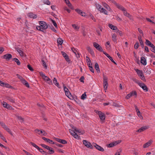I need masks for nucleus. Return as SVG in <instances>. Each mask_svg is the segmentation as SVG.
Here are the masks:
<instances>
[{
    "instance_id": "obj_2",
    "label": "nucleus",
    "mask_w": 155,
    "mask_h": 155,
    "mask_svg": "<svg viewBox=\"0 0 155 155\" xmlns=\"http://www.w3.org/2000/svg\"><path fill=\"white\" fill-rule=\"evenodd\" d=\"M39 23L40 25L37 26H40L41 27V29H47L48 28V26L45 22L39 21Z\"/></svg>"
},
{
    "instance_id": "obj_58",
    "label": "nucleus",
    "mask_w": 155,
    "mask_h": 155,
    "mask_svg": "<svg viewBox=\"0 0 155 155\" xmlns=\"http://www.w3.org/2000/svg\"><path fill=\"white\" fill-rule=\"evenodd\" d=\"M39 73L40 75L42 77L43 79L46 76L44 74L43 72L42 71L40 72Z\"/></svg>"
},
{
    "instance_id": "obj_7",
    "label": "nucleus",
    "mask_w": 155,
    "mask_h": 155,
    "mask_svg": "<svg viewBox=\"0 0 155 155\" xmlns=\"http://www.w3.org/2000/svg\"><path fill=\"white\" fill-rule=\"evenodd\" d=\"M136 96V97L137 96V93L136 91H133L128 94L126 97V98L128 99L131 96Z\"/></svg>"
},
{
    "instance_id": "obj_11",
    "label": "nucleus",
    "mask_w": 155,
    "mask_h": 155,
    "mask_svg": "<svg viewBox=\"0 0 155 155\" xmlns=\"http://www.w3.org/2000/svg\"><path fill=\"white\" fill-rule=\"evenodd\" d=\"M141 87L145 92H147L148 91V88L146 85L143 83H140L139 85Z\"/></svg>"
},
{
    "instance_id": "obj_64",
    "label": "nucleus",
    "mask_w": 155,
    "mask_h": 155,
    "mask_svg": "<svg viewBox=\"0 0 155 155\" xmlns=\"http://www.w3.org/2000/svg\"><path fill=\"white\" fill-rule=\"evenodd\" d=\"M150 50L152 52L155 53V46L154 45V46H153L152 48H150Z\"/></svg>"
},
{
    "instance_id": "obj_5",
    "label": "nucleus",
    "mask_w": 155,
    "mask_h": 155,
    "mask_svg": "<svg viewBox=\"0 0 155 155\" xmlns=\"http://www.w3.org/2000/svg\"><path fill=\"white\" fill-rule=\"evenodd\" d=\"M71 127L74 130L75 132L78 133L79 135L83 134L85 133L84 131L78 129L76 127H74L72 125H71Z\"/></svg>"
},
{
    "instance_id": "obj_59",
    "label": "nucleus",
    "mask_w": 155,
    "mask_h": 155,
    "mask_svg": "<svg viewBox=\"0 0 155 155\" xmlns=\"http://www.w3.org/2000/svg\"><path fill=\"white\" fill-rule=\"evenodd\" d=\"M108 58L113 63H114V64H117V63H116V62H115V61L113 60V59L112 57H111L110 56V57H109V58Z\"/></svg>"
},
{
    "instance_id": "obj_32",
    "label": "nucleus",
    "mask_w": 155,
    "mask_h": 155,
    "mask_svg": "<svg viewBox=\"0 0 155 155\" xmlns=\"http://www.w3.org/2000/svg\"><path fill=\"white\" fill-rule=\"evenodd\" d=\"M57 41L58 45H61L63 44V41L61 38H59L57 39Z\"/></svg>"
},
{
    "instance_id": "obj_40",
    "label": "nucleus",
    "mask_w": 155,
    "mask_h": 155,
    "mask_svg": "<svg viewBox=\"0 0 155 155\" xmlns=\"http://www.w3.org/2000/svg\"><path fill=\"white\" fill-rule=\"evenodd\" d=\"M139 77H140V78L143 81H146V79H145V78L144 76L143 75V73H142V74L141 75L140 74Z\"/></svg>"
},
{
    "instance_id": "obj_13",
    "label": "nucleus",
    "mask_w": 155,
    "mask_h": 155,
    "mask_svg": "<svg viewBox=\"0 0 155 155\" xmlns=\"http://www.w3.org/2000/svg\"><path fill=\"white\" fill-rule=\"evenodd\" d=\"M30 144L32 146H33L35 147L37 149L38 151L40 152L41 153H42V152L43 150L40 148L35 143L31 142H30Z\"/></svg>"
},
{
    "instance_id": "obj_6",
    "label": "nucleus",
    "mask_w": 155,
    "mask_h": 155,
    "mask_svg": "<svg viewBox=\"0 0 155 155\" xmlns=\"http://www.w3.org/2000/svg\"><path fill=\"white\" fill-rule=\"evenodd\" d=\"M93 147H94L97 149L101 152L104 151V149L100 146H99L96 143H93Z\"/></svg>"
},
{
    "instance_id": "obj_9",
    "label": "nucleus",
    "mask_w": 155,
    "mask_h": 155,
    "mask_svg": "<svg viewBox=\"0 0 155 155\" xmlns=\"http://www.w3.org/2000/svg\"><path fill=\"white\" fill-rule=\"evenodd\" d=\"M35 131L36 133H38L39 135L41 134L42 135L45 136L47 134V133L44 130H42L39 129H36L35 130Z\"/></svg>"
},
{
    "instance_id": "obj_28",
    "label": "nucleus",
    "mask_w": 155,
    "mask_h": 155,
    "mask_svg": "<svg viewBox=\"0 0 155 155\" xmlns=\"http://www.w3.org/2000/svg\"><path fill=\"white\" fill-rule=\"evenodd\" d=\"M36 29L37 30L39 31L43 32L45 34H46V29H41V27L40 26H37Z\"/></svg>"
},
{
    "instance_id": "obj_46",
    "label": "nucleus",
    "mask_w": 155,
    "mask_h": 155,
    "mask_svg": "<svg viewBox=\"0 0 155 155\" xmlns=\"http://www.w3.org/2000/svg\"><path fill=\"white\" fill-rule=\"evenodd\" d=\"M72 26L74 28V29L75 30H78L79 29V27L77 25L75 24L72 25Z\"/></svg>"
},
{
    "instance_id": "obj_39",
    "label": "nucleus",
    "mask_w": 155,
    "mask_h": 155,
    "mask_svg": "<svg viewBox=\"0 0 155 155\" xmlns=\"http://www.w3.org/2000/svg\"><path fill=\"white\" fill-rule=\"evenodd\" d=\"M116 145V144L114 142H112L107 145V147H111Z\"/></svg>"
},
{
    "instance_id": "obj_43",
    "label": "nucleus",
    "mask_w": 155,
    "mask_h": 155,
    "mask_svg": "<svg viewBox=\"0 0 155 155\" xmlns=\"http://www.w3.org/2000/svg\"><path fill=\"white\" fill-rule=\"evenodd\" d=\"M87 96L86 94V92H85L84 94H82V95L81 96V99L82 100H84L86 98V97Z\"/></svg>"
},
{
    "instance_id": "obj_60",
    "label": "nucleus",
    "mask_w": 155,
    "mask_h": 155,
    "mask_svg": "<svg viewBox=\"0 0 155 155\" xmlns=\"http://www.w3.org/2000/svg\"><path fill=\"white\" fill-rule=\"evenodd\" d=\"M64 91L65 93H66L67 91H69L68 89L64 85Z\"/></svg>"
},
{
    "instance_id": "obj_21",
    "label": "nucleus",
    "mask_w": 155,
    "mask_h": 155,
    "mask_svg": "<svg viewBox=\"0 0 155 155\" xmlns=\"http://www.w3.org/2000/svg\"><path fill=\"white\" fill-rule=\"evenodd\" d=\"M152 140H149L143 145V147L144 148L147 147L152 143Z\"/></svg>"
},
{
    "instance_id": "obj_52",
    "label": "nucleus",
    "mask_w": 155,
    "mask_h": 155,
    "mask_svg": "<svg viewBox=\"0 0 155 155\" xmlns=\"http://www.w3.org/2000/svg\"><path fill=\"white\" fill-rule=\"evenodd\" d=\"M132 79L137 84L139 85L140 84V83L139 81L136 79V78H133Z\"/></svg>"
},
{
    "instance_id": "obj_37",
    "label": "nucleus",
    "mask_w": 155,
    "mask_h": 155,
    "mask_svg": "<svg viewBox=\"0 0 155 155\" xmlns=\"http://www.w3.org/2000/svg\"><path fill=\"white\" fill-rule=\"evenodd\" d=\"M41 61L42 63L43 66L45 69H47V65L46 64L45 61L43 59H42L41 60Z\"/></svg>"
},
{
    "instance_id": "obj_51",
    "label": "nucleus",
    "mask_w": 155,
    "mask_h": 155,
    "mask_svg": "<svg viewBox=\"0 0 155 155\" xmlns=\"http://www.w3.org/2000/svg\"><path fill=\"white\" fill-rule=\"evenodd\" d=\"M137 115L141 119H143V117L142 116L141 114V113L140 111H138V112L137 113Z\"/></svg>"
},
{
    "instance_id": "obj_17",
    "label": "nucleus",
    "mask_w": 155,
    "mask_h": 155,
    "mask_svg": "<svg viewBox=\"0 0 155 155\" xmlns=\"http://www.w3.org/2000/svg\"><path fill=\"white\" fill-rule=\"evenodd\" d=\"M145 43L146 45L151 47V48H152L153 46H154V45L148 39L146 40Z\"/></svg>"
},
{
    "instance_id": "obj_57",
    "label": "nucleus",
    "mask_w": 155,
    "mask_h": 155,
    "mask_svg": "<svg viewBox=\"0 0 155 155\" xmlns=\"http://www.w3.org/2000/svg\"><path fill=\"white\" fill-rule=\"evenodd\" d=\"M40 145H41L44 148L46 149L48 148V147H49L48 146L46 145L45 144H40Z\"/></svg>"
},
{
    "instance_id": "obj_8",
    "label": "nucleus",
    "mask_w": 155,
    "mask_h": 155,
    "mask_svg": "<svg viewBox=\"0 0 155 155\" xmlns=\"http://www.w3.org/2000/svg\"><path fill=\"white\" fill-rule=\"evenodd\" d=\"M54 139L55 140L61 143H62L63 144H67V141L64 140L60 138L56 137H54Z\"/></svg>"
},
{
    "instance_id": "obj_41",
    "label": "nucleus",
    "mask_w": 155,
    "mask_h": 155,
    "mask_svg": "<svg viewBox=\"0 0 155 155\" xmlns=\"http://www.w3.org/2000/svg\"><path fill=\"white\" fill-rule=\"evenodd\" d=\"M95 5L96 6V8L98 9V11H99V10H100L101 6L100 5L97 4V3H95Z\"/></svg>"
},
{
    "instance_id": "obj_62",
    "label": "nucleus",
    "mask_w": 155,
    "mask_h": 155,
    "mask_svg": "<svg viewBox=\"0 0 155 155\" xmlns=\"http://www.w3.org/2000/svg\"><path fill=\"white\" fill-rule=\"evenodd\" d=\"M84 76H82L80 79V81L82 83H84Z\"/></svg>"
},
{
    "instance_id": "obj_4",
    "label": "nucleus",
    "mask_w": 155,
    "mask_h": 155,
    "mask_svg": "<svg viewBox=\"0 0 155 155\" xmlns=\"http://www.w3.org/2000/svg\"><path fill=\"white\" fill-rule=\"evenodd\" d=\"M94 46L98 50L101 52L103 51V50L101 46L96 42L93 43Z\"/></svg>"
},
{
    "instance_id": "obj_49",
    "label": "nucleus",
    "mask_w": 155,
    "mask_h": 155,
    "mask_svg": "<svg viewBox=\"0 0 155 155\" xmlns=\"http://www.w3.org/2000/svg\"><path fill=\"white\" fill-rule=\"evenodd\" d=\"M16 76H17L18 78L21 81H22L24 79V78H23L21 76H20L18 74H16Z\"/></svg>"
},
{
    "instance_id": "obj_14",
    "label": "nucleus",
    "mask_w": 155,
    "mask_h": 155,
    "mask_svg": "<svg viewBox=\"0 0 155 155\" xmlns=\"http://www.w3.org/2000/svg\"><path fill=\"white\" fill-rule=\"evenodd\" d=\"M3 58L6 59L7 61H9L12 58V56L11 54H7L3 56Z\"/></svg>"
},
{
    "instance_id": "obj_48",
    "label": "nucleus",
    "mask_w": 155,
    "mask_h": 155,
    "mask_svg": "<svg viewBox=\"0 0 155 155\" xmlns=\"http://www.w3.org/2000/svg\"><path fill=\"white\" fill-rule=\"evenodd\" d=\"M103 82H104V81L107 82L108 78L106 76L104 75V74H103Z\"/></svg>"
},
{
    "instance_id": "obj_19",
    "label": "nucleus",
    "mask_w": 155,
    "mask_h": 155,
    "mask_svg": "<svg viewBox=\"0 0 155 155\" xmlns=\"http://www.w3.org/2000/svg\"><path fill=\"white\" fill-rule=\"evenodd\" d=\"M16 50L20 54V55L21 57H23L24 55V52L18 47L15 48Z\"/></svg>"
},
{
    "instance_id": "obj_3",
    "label": "nucleus",
    "mask_w": 155,
    "mask_h": 155,
    "mask_svg": "<svg viewBox=\"0 0 155 155\" xmlns=\"http://www.w3.org/2000/svg\"><path fill=\"white\" fill-rule=\"evenodd\" d=\"M83 143L84 145L87 147L91 149H93V144L92 145L90 142L87 141L85 140H83Z\"/></svg>"
},
{
    "instance_id": "obj_54",
    "label": "nucleus",
    "mask_w": 155,
    "mask_h": 155,
    "mask_svg": "<svg viewBox=\"0 0 155 155\" xmlns=\"http://www.w3.org/2000/svg\"><path fill=\"white\" fill-rule=\"evenodd\" d=\"M76 139H78L79 137H80V136H79L75 132L74 133L73 135H72Z\"/></svg>"
},
{
    "instance_id": "obj_23",
    "label": "nucleus",
    "mask_w": 155,
    "mask_h": 155,
    "mask_svg": "<svg viewBox=\"0 0 155 155\" xmlns=\"http://www.w3.org/2000/svg\"><path fill=\"white\" fill-rule=\"evenodd\" d=\"M22 83L25 85L27 87L29 88L30 87V86L28 83L24 79L22 81H21Z\"/></svg>"
},
{
    "instance_id": "obj_45",
    "label": "nucleus",
    "mask_w": 155,
    "mask_h": 155,
    "mask_svg": "<svg viewBox=\"0 0 155 155\" xmlns=\"http://www.w3.org/2000/svg\"><path fill=\"white\" fill-rule=\"evenodd\" d=\"M122 11L123 12L124 15L125 16H128V15H129V13H128L127 12L125 8L124 9V10H122Z\"/></svg>"
},
{
    "instance_id": "obj_55",
    "label": "nucleus",
    "mask_w": 155,
    "mask_h": 155,
    "mask_svg": "<svg viewBox=\"0 0 155 155\" xmlns=\"http://www.w3.org/2000/svg\"><path fill=\"white\" fill-rule=\"evenodd\" d=\"M64 58L66 61H67L68 62H70V60L68 56V55H67V56L64 57Z\"/></svg>"
},
{
    "instance_id": "obj_12",
    "label": "nucleus",
    "mask_w": 155,
    "mask_h": 155,
    "mask_svg": "<svg viewBox=\"0 0 155 155\" xmlns=\"http://www.w3.org/2000/svg\"><path fill=\"white\" fill-rule=\"evenodd\" d=\"M149 127V126H143L138 129L136 131V132H143L145 130L148 129Z\"/></svg>"
},
{
    "instance_id": "obj_29",
    "label": "nucleus",
    "mask_w": 155,
    "mask_h": 155,
    "mask_svg": "<svg viewBox=\"0 0 155 155\" xmlns=\"http://www.w3.org/2000/svg\"><path fill=\"white\" fill-rule=\"evenodd\" d=\"M87 50L92 55H94V53L93 51L91 49L90 47H87Z\"/></svg>"
},
{
    "instance_id": "obj_50",
    "label": "nucleus",
    "mask_w": 155,
    "mask_h": 155,
    "mask_svg": "<svg viewBox=\"0 0 155 155\" xmlns=\"http://www.w3.org/2000/svg\"><path fill=\"white\" fill-rule=\"evenodd\" d=\"M49 28H50L52 31H54L55 33L57 32V30L55 29L54 27L52 25H51V26H49Z\"/></svg>"
},
{
    "instance_id": "obj_38",
    "label": "nucleus",
    "mask_w": 155,
    "mask_h": 155,
    "mask_svg": "<svg viewBox=\"0 0 155 155\" xmlns=\"http://www.w3.org/2000/svg\"><path fill=\"white\" fill-rule=\"evenodd\" d=\"M135 70L137 74H138L139 76V77L140 74H142L143 73V72L141 71L140 70L138 69H135Z\"/></svg>"
},
{
    "instance_id": "obj_31",
    "label": "nucleus",
    "mask_w": 155,
    "mask_h": 155,
    "mask_svg": "<svg viewBox=\"0 0 155 155\" xmlns=\"http://www.w3.org/2000/svg\"><path fill=\"white\" fill-rule=\"evenodd\" d=\"M12 60L16 63L18 65H19L21 64V63L19 60L16 58H14L12 59Z\"/></svg>"
},
{
    "instance_id": "obj_61",
    "label": "nucleus",
    "mask_w": 155,
    "mask_h": 155,
    "mask_svg": "<svg viewBox=\"0 0 155 155\" xmlns=\"http://www.w3.org/2000/svg\"><path fill=\"white\" fill-rule=\"evenodd\" d=\"M146 19L148 22L152 23H153V24H155V22L151 20H150V18H146Z\"/></svg>"
},
{
    "instance_id": "obj_35",
    "label": "nucleus",
    "mask_w": 155,
    "mask_h": 155,
    "mask_svg": "<svg viewBox=\"0 0 155 155\" xmlns=\"http://www.w3.org/2000/svg\"><path fill=\"white\" fill-rule=\"evenodd\" d=\"M5 129L6 130L9 134H10L11 135H12L13 134L10 130L9 128L7 126L6 127H5Z\"/></svg>"
},
{
    "instance_id": "obj_56",
    "label": "nucleus",
    "mask_w": 155,
    "mask_h": 155,
    "mask_svg": "<svg viewBox=\"0 0 155 155\" xmlns=\"http://www.w3.org/2000/svg\"><path fill=\"white\" fill-rule=\"evenodd\" d=\"M65 93L66 96L69 98L70 96H71V93L69 91H67L66 93Z\"/></svg>"
},
{
    "instance_id": "obj_1",
    "label": "nucleus",
    "mask_w": 155,
    "mask_h": 155,
    "mask_svg": "<svg viewBox=\"0 0 155 155\" xmlns=\"http://www.w3.org/2000/svg\"><path fill=\"white\" fill-rule=\"evenodd\" d=\"M96 112L99 115L101 120L104 122L106 118L105 114L100 111L97 110Z\"/></svg>"
},
{
    "instance_id": "obj_47",
    "label": "nucleus",
    "mask_w": 155,
    "mask_h": 155,
    "mask_svg": "<svg viewBox=\"0 0 155 155\" xmlns=\"http://www.w3.org/2000/svg\"><path fill=\"white\" fill-rule=\"evenodd\" d=\"M103 85L104 88L107 89L108 86V83L107 82L104 81L103 82Z\"/></svg>"
},
{
    "instance_id": "obj_15",
    "label": "nucleus",
    "mask_w": 155,
    "mask_h": 155,
    "mask_svg": "<svg viewBox=\"0 0 155 155\" xmlns=\"http://www.w3.org/2000/svg\"><path fill=\"white\" fill-rule=\"evenodd\" d=\"M43 79L49 84H52V80L47 76H46Z\"/></svg>"
},
{
    "instance_id": "obj_30",
    "label": "nucleus",
    "mask_w": 155,
    "mask_h": 155,
    "mask_svg": "<svg viewBox=\"0 0 155 155\" xmlns=\"http://www.w3.org/2000/svg\"><path fill=\"white\" fill-rule=\"evenodd\" d=\"M47 150H49L48 153H50V154H52L54 153V151L53 150V149L50 147H49L47 149Z\"/></svg>"
},
{
    "instance_id": "obj_10",
    "label": "nucleus",
    "mask_w": 155,
    "mask_h": 155,
    "mask_svg": "<svg viewBox=\"0 0 155 155\" xmlns=\"http://www.w3.org/2000/svg\"><path fill=\"white\" fill-rule=\"evenodd\" d=\"M75 10L77 13H78L79 14L81 15V16L84 17L86 16V13L79 9L77 8Z\"/></svg>"
},
{
    "instance_id": "obj_26",
    "label": "nucleus",
    "mask_w": 155,
    "mask_h": 155,
    "mask_svg": "<svg viewBox=\"0 0 155 155\" xmlns=\"http://www.w3.org/2000/svg\"><path fill=\"white\" fill-rule=\"evenodd\" d=\"M109 27L111 29L113 30H117V27L113 25L112 24H109L108 25Z\"/></svg>"
},
{
    "instance_id": "obj_36",
    "label": "nucleus",
    "mask_w": 155,
    "mask_h": 155,
    "mask_svg": "<svg viewBox=\"0 0 155 155\" xmlns=\"http://www.w3.org/2000/svg\"><path fill=\"white\" fill-rule=\"evenodd\" d=\"M117 35L115 34H113L112 35V40L114 42H116L117 41V39H116Z\"/></svg>"
},
{
    "instance_id": "obj_53",
    "label": "nucleus",
    "mask_w": 155,
    "mask_h": 155,
    "mask_svg": "<svg viewBox=\"0 0 155 155\" xmlns=\"http://www.w3.org/2000/svg\"><path fill=\"white\" fill-rule=\"evenodd\" d=\"M27 67L28 69L31 71H34V69L33 68L31 67V65L28 64L27 65Z\"/></svg>"
},
{
    "instance_id": "obj_44",
    "label": "nucleus",
    "mask_w": 155,
    "mask_h": 155,
    "mask_svg": "<svg viewBox=\"0 0 155 155\" xmlns=\"http://www.w3.org/2000/svg\"><path fill=\"white\" fill-rule=\"evenodd\" d=\"M139 44L138 42L137 41L135 44L134 45V48L135 49H137L139 47Z\"/></svg>"
},
{
    "instance_id": "obj_42",
    "label": "nucleus",
    "mask_w": 155,
    "mask_h": 155,
    "mask_svg": "<svg viewBox=\"0 0 155 155\" xmlns=\"http://www.w3.org/2000/svg\"><path fill=\"white\" fill-rule=\"evenodd\" d=\"M4 87L9 88H12V87L9 84L5 83Z\"/></svg>"
},
{
    "instance_id": "obj_16",
    "label": "nucleus",
    "mask_w": 155,
    "mask_h": 155,
    "mask_svg": "<svg viewBox=\"0 0 155 155\" xmlns=\"http://www.w3.org/2000/svg\"><path fill=\"white\" fill-rule=\"evenodd\" d=\"M42 139L46 142L50 143L52 144H54V143H55V142H53L52 140H50V139L44 137H42Z\"/></svg>"
},
{
    "instance_id": "obj_25",
    "label": "nucleus",
    "mask_w": 155,
    "mask_h": 155,
    "mask_svg": "<svg viewBox=\"0 0 155 155\" xmlns=\"http://www.w3.org/2000/svg\"><path fill=\"white\" fill-rule=\"evenodd\" d=\"M102 5L108 11H110V8L109 5L105 2H103Z\"/></svg>"
},
{
    "instance_id": "obj_27",
    "label": "nucleus",
    "mask_w": 155,
    "mask_h": 155,
    "mask_svg": "<svg viewBox=\"0 0 155 155\" xmlns=\"http://www.w3.org/2000/svg\"><path fill=\"white\" fill-rule=\"evenodd\" d=\"M6 99L12 103H14L15 102L14 99L12 97H10L7 96L6 97Z\"/></svg>"
},
{
    "instance_id": "obj_20",
    "label": "nucleus",
    "mask_w": 155,
    "mask_h": 155,
    "mask_svg": "<svg viewBox=\"0 0 155 155\" xmlns=\"http://www.w3.org/2000/svg\"><path fill=\"white\" fill-rule=\"evenodd\" d=\"M140 63L143 65H146L147 64V61L145 57H141Z\"/></svg>"
},
{
    "instance_id": "obj_63",
    "label": "nucleus",
    "mask_w": 155,
    "mask_h": 155,
    "mask_svg": "<svg viewBox=\"0 0 155 155\" xmlns=\"http://www.w3.org/2000/svg\"><path fill=\"white\" fill-rule=\"evenodd\" d=\"M0 125L2 127H3L4 129H5V127H7L5 124V123H4L3 122H1V124H0Z\"/></svg>"
},
{
    "instance_id": "obj_24",
    "label": "nucleus",
    "mask_w": 155,
    "mask_h": 155,
    "mask_svg": "<svg viewBox=\"0 0 155 155\" xmlns=\"http://www.w3.org/2000/svg\"><path fill=\"white\" fill-rule=\"evenodd\" d=\"M94 67L97 70V72L98 73H99L100 72V70L99 68L98 64L97 63H95Z\"/></svg>"
},
{
    "instance_id": "obj_34",
    "label": "nucleus",
    "mask_w": 155,
    "mask_h": 155,
    "mask_svg": "<svg viewBox=\"0 0 155 155\" xmlns=\"http://www.w3.org/2000/svg\"><path fill=\"white\" fill-rule=\"evenodd\" d=\"M116 6L117 8L122 11L124 10V8L123 6L118 3L117 4Z\"/></svg>"
},
{
    "instance_id": "obj_33",
    "label": "nucleus",
    "mask_w": 155,
    "mask_h": 155,
    "mask_svg": "<svg viewBox=\"0 0 155 155\" xmlns=\"http://www.w3.org/2000/svg\"><path fill=\"white\" fill-rule=\"evenodd\" d=\"M53 82L56 86H57L58 87L60 88V87H59V84L57 82V79L55 78H54L53 79Z\"/></svg>"
},
{
    "instance_id": "obj_22",
    "label": "nucleus",
    "mask_w": 155,
    "mask_h": 155,
    "mask_svg": "<svg viewBox=\"0 0 155 155\" xmlns=\"http://www.w3.org/2000/svg\"><path fill=\"white\" fill-rule=\"evenodd\" d=\"M3 106L4 107L7 108L8 109H11L12 107L9 104H7L6 102H4L3 104Z\"/></svg>"
},
{
    "instance_id": "obj_18",
    "label": "nucleus",
    "mask_w": 155,
    "mask_h": 155,
    "mask_svg": "<svg viewBox=\"0 0 155 155\" xmlns=\"http://www.w3.org/2000/svg\"><path fill=\"white\" fill-rule=\"evenodd\" d=\"M28 16L30 18H36L37 17V15L32 12L29 13L28 14Z\"/></svg>"
}]
</instances>
